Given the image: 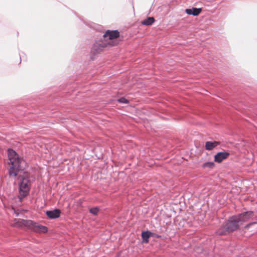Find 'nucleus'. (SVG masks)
<instances>
[{
  "label": "nucleus",
  "instance_id": "f257e3e1",
  "mask_svg": "<svg viewBox=\"0 0 257 257\" xmlns=\"http://www.w3.org/2000/svg\"><path fill=\"white\" fill-rule=\"evenodd\" d=\"M9 159L8 164L10 166L9 175L10 177H16L19 172L23 169L24 161L19 155L13 149H9L8 151Z\"/></svg>",
  "mask_w": 257,
  "mask_h": 257
},
{
  "label": "nucleus",
  "instance_id": "f03ea898",
  "mask_svg": "<svg viewBox=\"0 0 257 257\" xmlns=\"http://www.w3.org/2000/svg\"><path fill=\"white\" fill-rule=\"evenodd\" d=\"M118 37L119 32L117 30H108L103 36L104 41L100 40V41L94 43L93 47V50L96 52L98 53L108 45L113 46V44L112 43V40Z\"/></svg>",
  "mask_w": 257,
  "mask_h": 257
},
{
  "label": "nucleus",
  "instance_id": "7ed1b4c3",
  "mask_svg": "<svg viewBox=\"0 0 257 257\" xmlns=\"http://www.w3.org/2000/svg\"><path fill=\"white\" fill-rule=\"evenodd\" d=\"M241 225L236 216H233L229 218L225 225L217 230V233L221 235L225 234L227 232H230L235 230Z\"/></svg>",
  "mask_w": 257,
  "mask_h": 257
},
{
  "label": "nucleus",
  "instance_id": "20e7f679",
  "mask_svg": "<svg viewBox=\"0 0 257 257\" xmlns=\"http://www.w3.org/2000/svg\"><path fill=\"white\" fill-rule=\"evenodd\" d=\"M29 191V180L28 178H24L19 184V199L20 201H22L23 199L28 194Z\"/></svg>",
  "mask_w": 257,
  "mask_h": 257
},
{
  "label": "nucleus",
  "instance_id": "39448f33",
  "mask_svg": "<svg viewBox=\"0 0 257 257\" xmlns=\"http://www.w3.org/2000/svg\"><path fill=\"white\" fill-rule=\"evenodd\" d=\"M236 216L241 225L243 223L247 222L252 217L256 218L254 213L250 211L243 212Z\"/></svg>",
  "mask_w": 257,
  "mask_h": 257
},
{
  "label": "nucleus",
  "instance_id": "423d86ee",
  "mask_svg": "<svg viewBox=\"0 0 257 257\" xmlns=\"http://www.w3.org/2000/svg\"><path fill=\"white\" fill-rule=\"evenodd\" d=\"M29 229L38 233H45L48 231V228L46 226L42 225L33 221H32V223L30 224Z\"/></svg>",
  "mask_w": 257,
  "mask_h": 257
},
{
  "label": "nucleus",
  "instance_id": "0eeeda50",
  "mask_svg": "<svg viewBox=\"0 0 257 257\" xmlns=\"http://www.w3.org/2000/svg\"><path fill=\"white\" fill-rule=\"evenodd\" d=\"M31 223H32V220L18 219L15 220L14 225L15 227H27L29 228V226Z\"/></svg>",
  "mask_w": 257,
  "mask_h": 257
},
{
  "label": "nucleus",
  "instance_id": "6e6552de",
  "mask_svg": "<svg viewBox=\"0 0 257 257\" xmlns=\"http://www.w3.org/2000/svg\"><path fill=\"white\" fill-rule=\"evenodd\" d=\"M229 154L226 152H219L214 156V161L217 163L221 162L223 160L226 159Z\"/></svg>",
  "mask_w": 257,
  "mask_h": 257
},
{
  "label": "nucleus",
  "instance_id": "1a4fd4ad",
  "mask_svg": "<svg viewBox=\"0 0 257 257\" xmlns=\"http://www.w3.org/2000/svg\"><path fill=\"white\" fill-rule=\"evenodd\" d=\"M60 210L58 209H55L53 210L47 211L46 214L50 219H55L58 218L60 215Z\"/></svg>",
  "mask_w": 257,
  "mask_h": 257
},
{
  "label": "nucleus",
  "instance_id": "9d476101",
  "mask_svg": "<svg viewBox=\"0 0 257 257\" xmlns=\"http://www.w3.org/2000/svg\"><path fill=\"white\" fill-rule=\"evenodd\" d=\"M201 12V9H197L193 8L192 9H187L185 10V12L187 14L189 15H193L194 16H198Z\"/></svg>",
  "mask_w": 257,
  "mask_h": 257
},
{
  "label": "nucleus",
  "instance_id": "9b49d317",
  "mask_svg": "<svg viewBox=\"0 0 257 257\" xmlns=\"http://www.w3.org/2000/svg\"><path fill=\"white\" fill-rule=\"evenodd\" d=\"M219 144V143L216 141L214 142H207L205 144V149L207 150L210 151L216 147Z\"/></svg>",
  "mask_w": 257,
  "mask_h": 257
},
{
  "label": "nucleus",
  "instance_id": "f8f14e48",
  "mask_svg": "<svg viewBox=\"0 0 257 257\" xmlns=\"http://www.w3.org/2000/svg\"><path fill=\"white\" fill-rule=\"evenodd\" d=\"M153 233L149 231H144L142 233V237L143 239V242L147 243L149 241V238L152 236Z\"/></svg>",
  "mask_w": 257,
  "mask_h": 257
},
{
  "label": "nucleus",
  "instance_id": "ddd939ff",
  "mask_svg": "<svg viewBox=\"0 0 257 257\" xmlns=\"http://www.w3.org/2000/svg\"><path fill=\"white\" fill-rule=\"evenodd\" d=\"M155 22V19L153 17H148L142 22V24L145 26L151 25Z\"/></svg>",
  "mask_w": 257,
  "mask_h": 257
},
{
  "label": "nucleus",
  "instance_id": "4468645a",
  "mask_svg": "<svg viewBox=\"0 0 257 257\" xmlns=\"http://www.w3.org/2000/svg\"><path fill=\"white\" fill-rule=\"evenodd\" d=\"M214 166V163L212 162H206L203 164V168H212Z\"/></svg>",
  "mask_w": 257,
  "mask_h": 257
},
{
  "label": "nucleus",
  "instance_id": "2eb2a0df",
  "mask_svg": "<svg viewBox=\"0 0 257 257\" xmlns=\"http://www.w3.org/2000/svg\"><path fill=\"white\" fill-rule=\"evenodd\" d=\"M98 209L97 208H92L90 209V213H91L92 214H93L94 215L97 214L98 213Z\"/></svg>",
  "mask_w": 257,
  "mask_h": 257
},
{
  "label": "nucleus",
  "instance_id": "dca6fc26",
  "mask_svg": "<svg viewBox=\"0 0 257 257\" xmlns=\"http://www.w3.org/2000/svg\"><path fill=\"white\" fill-rule=\"evenodd\" d=\"M118 101L119 102L123 103H127L128 102V100L124 97H121L119 98V99H118Z\"/></svg>",
  "mask_w": 257,
  "mask_h": 257
},
{
  "label": "nucleus",
  "instance_id": "f3484780",
  "mask_svg": "<svg viewBox=\"0 0 257 257\" xmlns=\"http://www.w3.org/2000/svg\"><path fill=\"white\" fill-rule=\"evenodd\" d=\"M257 224V222H252L251 223H250L248 224H247L246 226H245V227L246 228H248L249 226H250V225H253V224Z\"/></svg>",
  "mask_w": 257,
  "mask_h": 257
}]
</instances>
